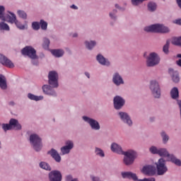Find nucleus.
Here are the masks:
<instances>
[{
  "instance_id": "f257e3e1",
  "label": "nucleus",
  "mask_w": 181,
  "mask_h": 181,
  "mask_svg": "<svg viewBox=\"0 0 181 181\" xmlns=\"http://www.w3.org/2000/svg\"><path fill=\"white\" fill-rule=\"evenodd\" d=\"M146 32H152L153 33H168L169 28L163 25L154 24L147 26L144 28Z\"/></svg>"
},
{
  "instance_id": "f03ea898",
  "label": "nucleus",
  "mask_w": 181,
  "mask_h": 181,
  "mask_svg": "<svg viewBox=\"0 0 181 181\" xmlns=\"http://www.w3.org/2000/svg\"><path fill=\"white\" fill-rule=\"evenodd\" d=\"M158 155H159L160 156H163L164 158H168V160L170 162H172V163H174L177 166H181V160L180 159H177L176 156H175L173 154H169L165 148L158 149Z\"/></svg>"
},
{
  "instance_id": "7ed1b4c3",
  "label": "nucleus",
  "mask_w": 181,
  "mask_h": 181,
  "mask_svg": "<svg viewBox=\"0 0 181 181\" xmlns=\"http://www.w3.org/2000/svg\"><path fill=\"white\" fill-rule=\"evenodd\" d=\"M1 127L4 131H11L13 128L16 130L22 129V126L19 124L18 119H11L9 121V124H2Z\"/></svg>"
},
{
  "instance_id": "20e7f679",
  "label": "nucleus",
  "mask_w": 181,
  "mask_h": 181,
  "mask_svg": "<svg viewBox=\"0 0 181 181\" xmlns=\"http://www.w3.org/2000/svg\"><path fill=\"white\" fill-rule=\"evenodd\" d=\"M30 142L36 152H39L42 149V139L37 134H31L30 136Z\"/></svg>"
},
{
  "instance_id": "39448f33",
  "label": "nucleus",
  "mask_w": 181,
  "mask_h": 181,
  "mask_svg": "<svg viewBox=\"0 0 181 181\" xmlns=\"http://www.w3.org/2000/svg\"><path fill=\"white\" fill-rule=\"evenodd\" d=\"M122 155H124V163L127 166L132 165V163H134V160H135V158H136V152L132 150H129L124 152Z\"/></svg>"
},
{
  "instance_id": "423d86ee",
  "label": "nucleus",
  "mask_w": 181,
  "mask_h": 181,
  "mask_svg": "<svg viewBox=\"0 0 181 181\" xmlns=\"http://www.w3.org/2000/svg\"><path fill=\"white\" fill-rule=\"evenodd\" d=\"M156 165L158 176H162L168 172V166H166V160L165 159L160 158Z\"/></svg>"
},
{
  "instance_id": "0eeeda50",
  "label": "nucleus",
  "mask_w": 181,
  "mask_h": 181,
  "mask_svg": "<svg viewBox=\"0 0 181 181\" xmlns=\"http://www.w3.org/2000/svg\"><path fill=\"white\" fill-rule=\"evenodd\" d=\"M48 83L53 88L59 87V74L54 71H49L48 74Z\"/></svg>"
},
{
  "instance_id": "6e6552de",
  "label": "nucleus",
  "mask_w": 181,
  "mask_h": 181,
  "mask_svg": "<svg viewBox=\"0 0 181 181\" xmlns=\"http://www.w3.org/2000/svg\"><path fill=\"white\" fill-rule=\"evenodd\" d=\"M159 62H160V58H159L158 54L151 52L147 58L146 64L148 67H153V66L159 64Z\"/></svg>"
},
{
  "instance_id": "1a4fd4ad",
  "label": "nucleus",
  "mask_w": 181,
  "mask_h": 181,
  "mask_svg": "<svg viewBox=\"0 0 181 181\" xmlns=\"http://www.w3.org/2000/svg\"><path fill=\"white\" fill-rule=\"evenodd\" d=\"M150 89L151 90L152 94L155 98H159L160 97V87L159 86V83H158V81H151Z\"/></svg>"
},
{
  "instance_id": "9d476101",
  "label": "nucleus",
  "mask_w": 181,
  "mask_h": 181,
  "mask_svg": "<svg viewBox=\"0 0 181 181\" xmlns=\"http://www.w3.org/2000/svg\"><path fill=\"white\" fill-rule=\"evenodd\" d=\"M6 22H9L10 23H15L18 29L23 30L25 29V25H22L21 22L16 20V16L13 13H10V15L7 16L5 19Z\"/></svg>"
},
{
  "instance_id": "9b49d317",
  "label": "nucleus",
  "mask_w": 181,
  "mask_h": 181,
  "mask_svg": "<svg viewBox=\"0 0 181 181\" xmlns=\"http://www.w3.org/2000/svg\"><path fill=\"white\" fill-rule=\"evenodd\" d=\"M22 54L24 56H28L30 59H37V55H36V49L32 47H25L22 49Z\"/></svg>"
},
{
  "instance_id": "f8f14e48",
  "label": "nucleus",
  "mask_w": 181,
  "mask_h": 181,
  "mask_svg": "<svg viewBox=\"0 0 181 181\" xmlns=\"http://www.w3.org/2000/svg\"><path fill=\"white\" fill-rule=\"evenodd\" d=\"M141 172L146 176H153L156 173V168L153 165H147L143 167Z\"/></svg>"
},
{
  "instance_id": "ddd939ff",
  "label": "nucleus",
  "mask_w": 181,
  "mask_h": 181,
  "mask_svg": "<svg viewBox=\"0 0 181 181\" xmlns=\"http://www.w3.org/2000/svg\"><path fill=\"white\" fill-rule=\"evenodd\" d=\"M83 119L86 122H88L92 129H95V131L100 129V124L95 119H91L87 116H83Z\"/></svg>"
},
{
  "instance_id": "4468645a",
  "label": "nucleus",
  "mask_w": 181,
  "mask_h": 181,
  "mask_svg": "<svg viewBox=\"0 0 181 181\" xmlns=\"http://www.w3.org/2000/svg\"><path fill=\"white\" fill-rule=\"evenodd\" d=\"M0 63L3 66L8 67V69H13V67H15V65L13 64L12 61H11V59H8L2 54H0Z\"/></svg>"
},
{
  "instance_id": "2eb2a0df",
  "label": "nucleus",
  "mask_w": 181,
  "mask_h": 181,
  "mask_svg": "<svg viewBox=\"0 0 181 181\" xmlns=\"http://www.w3.org/2000/svg\"><path fill=\"white\" fill-rule=\"evenodd\" d=\"M113 101L115 110H120V108L124 107V104H125V100L121 96L115 97Z\"/></svg>"
},
{
  "instance_id": "dca6fc26",
  "label": "nucleus",
  "mask_w": 181,
  "mask_h": 181,
  "mask_svg": "<svg viewBox=\"0 0 181 181\" xmlns=\"http://www.w3.org/2000/svg\"><path fill=\"white\" fill-rule=\"evenodd\" d=\"M50 181H62V173L60 171L54 170L49 173Z\"/></svg>"
},
{
  "instance_id": "f3484780",
  "label": "nucleus",
  "mask_w": 181,
  "mask_h": 181,
  "mask_svg": "<svg viewBox=\"0 0 181 181\" xmlns=\"http://www.w3.org/2000/svg\"><path fill=\"white\" fill-rule=\"evenodd\" d=\"M119 115L123 122L127 124L129 127L132 125V120H131V117H129V115H128L127 112H119Z\"/></svg>"
},
{
  "instance_id": "a211bd4d",
  "label": "nucleus",
  "mask_w": 181,
  "mask_h": 181,
  "mask_svg": "<svg viewBox=\"0 0 181 181\" xmlns=\"http://www.w3.org/2000/svg\"><path fill=\"white\" fill-rule=\"evenodd\" d=\"M65 144H66V146H63L61 148V151L63 155H66V153H69L70 150L73 149V147L74 146V144L71 141H66Z\"/></svg>"
},
{
  "instance_id": "6ab92c4d",
  "label": "nucleus",
  "mask_w": 181,
  "mask_h": 181,
  "mask_svg": "<svg viewBox=\"0 0 181 181\" xmlns=\"http://www.w3.org/2000/svg\"><path fill=\"white\" fill-rule=\"evenodd\" d=\"M122 176L124 179H132L134 181L139 180L136 174L133 173L132 172H123L122 173Z\"/></svg>"
},
{
  "instance_id": "aec40b11",
  "label": "nucleus",
  "mask_w": 181,
  "mask_h": 181,
  "mask_svg": "<svg viewBox=\"0 0 181 181\" xmlns=\"http://www.w3.org/2000/svg\"><path fill=\"white\" fill-rule=\"evenodd\" d=\"M42 91L45 93V94H47V95H56V92H54V90L52 88V86L49 85H44L42 86Z\"/></svg>"
},
{
  "instance_id": "412c9836",
  "label": "nucleus",
  "mask_w": 181,
  "mask_h": 181,
  "mask_svg": "<svg viewBox=\"0 0 181 181\" xmlns=\"http://www.w3.org/2000/svg\"><path fill=\"white\" fill-rule=\"evenodd\" d=\"M111 151L115 153H119V155H122L125 151H122V148L116 143H113L111 145Z\"/></svg>"
},
{
  "instance_id": "4be33fe9",
  "label": "nucleus",
  "mask_w": 181,
  "mask_h": 181,
  "mask_svg": "<svg viewBox=\"0 0 181 181\" xmlns=\"http://www.w3.org/2000/svg\"><path fill=\"white\" fill-rule=\"evenodd\" d=\"M112 81L116 86H121V84H124V80H122V77H121L118 73H115L114 74Z\"/></svg>"
},
{
  "instance_id": "5701e85b",
  "label": "nucleus",
  "mask_w": 181,
  "mask_h": 181,
  "mask_svg": "<svg viewBox=\"0 0 181 181\" xmlns=\"http://www.w3.org/2000/svg\"><path fill=\"white\" fill-rule=\"evenodd\" d=\"M49 155H51L52 158L56 160V162H60L62 160V157L57 153V151L54 150V148L51 149L50 151H48Z\"/></svg>"
},
{
  "instance_id": "b1692460",
  "label": "nucleus",
  "mask_w": 181,
  "mask_h": 181,
  "mask_svg": "<svg viewBox=\"0 0 181 181\" xmlns=\"http://www.w3.org/2000/svg\"><path fill=\"white\" fill-rule=\"evenodd\" d=\"M169 74L172 75L173 81L174 83H179L180 78L179 77V72L173 71V69H169Z\"/></svg>"
},
{
  "instance_id": "393cba45",
  "label": "nucleus",
  "mask_w": 181,
  "mask_h": 181,
  "mask_svg": "<svg viewBox=\"0 0 181 181\" xmlns=\"http://www.w3.org/2000/svg\"><path fill=\"white\" fill-rule=\"evenodd\" d=\"M98 62L103 66H110V62L107 60L103 55L98 54L96 57Z\"/></svg>"
},
{
  "instance_id": "a878e982",
  "label": "nucleus",
  "mask_w": 181,
  "mask_h": 181,
  "mask_svg": "<svg viewBox=\"0 0 181 181\" xmlns=\"http://www.w3.org/2000/svg\"><path fill=\"white\" fill-rule=\"evenodd\" d=\"M170 96L173 100H177L179 98V89L177 87H174L171 89Z\"/></svg>"
},
{
  "instance_id": "bb28decb",
  "label": "nucleus",
  "mask_w": 181,
  "mask_h": 181,
  "mask_svg": "<svg viewBox=\"0 0 181 181\" xmlns=\"http://www.w3.org/2000/svg\"><path fill=\"white\" fill-rule=\"evenodd\" d=\"M6 78L3 75H0V88L1 90H6Z\"/></svg>"
},
{
  "instance_id": "cd10ccee",
  "label": "nucleus",
  "mask_w": 181,
  "mask_h": 181,
  "mask_svg": "<svg viewBox=\"0 0 181 181\" xmlns=\"http://www.w3.org/2000/svg\"><path fill=\"white\" fill-rule=\"evenodd\" d=\"M51 53L55 57H62L64 54V51L63 49H52L51 50Z\"/></svg>"
},
{
  "instance_id": "c85d7f7f",
  "label": "nucleus",
  "mask_w": 181,
  "mask_h": 181,
  "mask_svg": "<svg viewBox=\"0 0 181 181\" xmlns=\"http://www.w3.org/2000/svg\"><path fill=\"white\" fill-rule=\"evenodd\" d=\"M4 12H5V7L4 6H0V19H2V21H6L7 16L8 15H11V12L8 13V14H6V16H4Z\"/></svg>"
},
{
  "instance_id": "c756f323",
  "label": "nucleus",
  "mask_w": 181,
  "mask_h": 181,
  "mask_svg": "<svg viewBox=\"0 0 181 181\" xmlns=\"http://www.w3.org/2000/svg\"><path fill=\"white\" fill-rule=\"evenodd\" d=\"M28 97L30 100H33L34 101H40V100H43V96H36L32 93H28Z\"/></svg>"
},
{
  "instance_id": "7c9ffc66",
  "label": "nucleus",
  "mask_w": 181,
  "mask_h": 181,
  "mask_svg": "<svg viewBox=\"0 0 181 181\" xmlns=\"http://www.w3.org/2000/svg\"><path fill=\"white\" fill-rule=\"evenodd\" d=\"M85 45L86 46L87 49H88L89 50H91V49H93V47H94V46H95V45H97V43L95 42V41H90V42L86 41L85 42Z\"/></svg>"
},
{
  "instance_id": "2f4dec72",
  "label": "nucleus",
  "mask_w": 181,
  "mask_h": 181,
  "mask_svg": "<svg viewBox=\"0 0 181 181\" xmlns=\"http://www.w3.org/2000/svg\"><path fill=\"white\" fill-rule=\"evenodd\" d=\"M50 45V40L47 38H45L42 43V47L45 50L49 49V46Z\"/></svg>"
},
{
  "instance_id": "473e14b6",
  "label": "nucleus",
  "mask_w": 181,
  "mask_h": 181,
  "mask_svg": "<svg viewBox=\"0 0 181 181\" xmlns=\"http://www.w3.org/2000/svg\"><path fill=\"white\" fill-rule=\"evenodd\" d=\"M148 9L150 12H154V11H156V4L153 2L148 3Z\"/></svg>"
},
{
  "instance_id": "72a5a7b5",
  "label": "nucleus",
  "mask_w": 181,
  "mask_h": 181,
  "mask_svg": "<svg viewBox=\"0 0 181 181\" xmlns=\"http://www.w3.org/2000/svg\"><path fill=\"white\" fill-rule=\"evenodd\" d=\"M9 25L4 22L0 23V30H9Z\"/></svg>"
},
{
  "instance_id": "f704fd0d",
  "label": "nucleus",
  "mask_w": 181,
  "mask_h": 181,
  "mask_svg": "<svg viewBox=\"0 0 181 181\" xmlns=\"http://www.w3.org/2000/svg\"><path fill=\"white\" fill-rule=\"evenodd\" d=\"M172 43L173 45H175V46H181V37L173 38Z\"/></svg>"
},
{
  "instance_id": "c9c22d12",
  "label": "nucleus",
  "mask_w": 181,
  "mask_h": 181,
  "mask_svg": "<svg viewBox=\"0 0 181 181\" xmlns=\"http://www.w3.org/2000/svg\"><path fill=\"white\" fill-rule=\"evenodd\" d=\"M40 168H41L42 169H45V170H50V165H49V164H47V163L45 162H41L40 163Z\"/></svg>"
},
{
  "instance_id": "e433bc0d",
  "label": "nucleus",
  "mask_w": 181,
  "mask_h": 181,
  "mask_svg": "<svg viewBox=\"0 0 181 181\" xmlns=\"http://www.w3.org/2000/svg\"><path fill=\"white\" fill-rule=\"evenodd\" d=\"M40 25L42 30H46V29H47V22L45 21L44 20H40Z\"/></svg>"
},
{
  "instance_id": "4c0bfd02",
  "label": "nucleus",
  "mask_w": 181,
  "mask_h": 181,
  "mask_svg": "<svg viewBox=\"0 0 181 181\" xmlns=\"http://www.w3.org/2000/svg\"><path fill=\"white\" fill-rule=\"evenodd\" d=\"M95 152V154L98 155V156H101V158H104L105 156L104 151H103L101 148L96 147Z\"/></svg>"
},
{
  "instance_id": "58836bf2",
  "label": "nucleus",
  "mask_w": 181,
  "mask_h": 181,
  "mask_svg": "<svg viewBox=\"0 0 181 181\" xmlns=\"http://www.w3.org/2000/svg\"><path fill=\"white\" fill-rule=\"evenodd\" d=\"M169 45H170V42L169 40H168L166 42V44L163 46V51L165 54H168V53H169Z\"/></svg>"
},
{
  "instance_id": "ea45409f",
  "label": "nucleus",
  "mask_w": 181,
  "mask_h": 181,
  "mask_svg": "<svg viewBox=\"0 0 181 181\" xmlns=\"http://www.w3.org/2000/svg\"><path fill=\"white\" fill-rule=\"evenodd\" d=\"M18 15L19 18H21L22 19H26V18H28V15L23 11H18Z\"/></svg>"
},
{
  "instance_id": "a19ab883",
  "label": "nucleus",
  "mask_w": 181,
  "mask_h": 181,
  "mask_svg": "<svg viewBox=\"0 0 181 181\" xmlns=\"http://www.w3.org/2000/svg\"><path fill=\"white\" fill-rule=\"evenodd\" d=\"M145 1L147 0H132V4L134 6H138L140 4H142V2H145Z\"/></svg>"
},
{
  "instance_id": "79ce46f5",
  "label": "nucleus",
  "mask_w": 181,
  "mask_h": 181,
  "mask_svg": "<svg viewBox=\"0 0 181 181\" xmlns=\"http://www.w3.org/2000/svg\"><path fill=\"white\" fill-rule=\"evenodd\" d=\"M32 26L34 30H39L40 29V24L38 22H33Z\"/></svg>"
},
{
  "instance_id": "37998d69",
  "label": "nucleus",
  "mask_w": 181,
  "mask_h": 181,
  "mask_svg": "<svg viewBox=\"0 0 181 181\" xmlns=\"http://www.w3.org/2000/svg\"><path fill=\"white\" fill-rule=\"evenodd\" d=\"M161 136H162L163 142H168V141H169V136L166 135V133L163 132L161 133Z\"/></svg>"
},
{
  "instance_id": "c03bdc74",
  "label": "nucleus",
  "mask_w": 181,
  "mask_h": 181,
  "mask_svg": "<svg viewBox=\"0 0 181 181\" xmlns=\"http://www.w3.org/2000/svg\"><path fill=\"white\" fill-rule=\"evenodd\" d=\"M150 152H151V153H153V154H158V152H159V149H158L156 146H151L150 148Z\"/></svg>"
},
{
  "instance_id": "a18cd8bd",
  "label": "nucleus",
  "mask_w": 181,
  "mask_h": 181,
  "mask_svg": "<svg viewBox=\"0 0 181 181\" xmlns=\"http://www.w3.org/2000/svg\"><path fill=\"white\" fill-rule=\"evenodd\" d=\"M155 178L154 177H150V178H144L143 180H139L137 181H155Z\"/></svg>"
},
{
  "instance_id": "49530a36",
  "label": "nucleus",
  "mask_w": 181,
  "mask_h": 181,
  "mask_svg": "<svg viewBox=\"0 0 181 181\" xmlns=\"http://www.w3.org/2000/svg\"><path fill=\"white\" fill-rule=\"evenodd\" d=\"M74 179H73V176H71V175H67L66 177V181H72L74 180Z\"/></svg>"
},
{
  "instance_id": "de8ad7c7",
  "label": "nucleus",
  "mask_w": 181,
  "mask_h": 181,
  "mask_svg": "<svg viewBox=\"0 0 181 181\" xmlns=\"http://www.w3.org/2000/svg\"><path fill=\"white\" fill-rule=\"evenodd\" d=\"M174 23L177 25H181V19L175 20Z\"/></svg>"
},
{
  "instance_id": "09e8293b",
  "label": "nucleus",
  "mask_w": 181,
  "mask_h": 181,
  "mask_svg": "<svg viewBox=\"0 0 181 181\" xmlns=\"http://www.w3.org/2000/svg\"><path fill=\"white\" fill-rule=\"evenodd\" d=\"M176 2L179 6V8H180L181 9V0H176Z\"/></svg>"
},
{
  "instance_id": "8fccbe9b",
  "label": "nucleus",
  "mask_w": 181,
  "mask_h": 181,
  "mask_svg": "<svg viewBox=\"0 0 181 181\" xmlns=\"http://www.w3.org/2000/svg\"><path fill=\"white\" fill-rule=\"evenodd\" d=\"M71 8H72V9H78V8L76 5H74V4L71 6Z\"/></svg>"
},
{
  "instance_id": "3c124183",
  "label": "nucleus",
  "mask_w": 181,
  "mask_h": 181,
  "mask_svg": "<svg viewBox=\"0 0 181 181\" xmlns=\"http://www.w3.org/2000/svg\"><path fill=\"white\" fill-rule=\"evenodd\" d=\"M110 16L112 19H115V16L112 14V13H110Z\"/></svg>"
},
{
  "instance_id": "603ef678",
  "label": "nucleus",
  "mask_w": 181,
  "mask_h": 181,
  "mask_svg": "<svg viewBox=\"0 0 181 181\" xmlns=\"http://www.w3.org/2000/svg\"><path fill=\"white\" fill-rule=\"evenodd\" d=\"M177 64L180 66V67H181V59H179L178 61H177Z\"/></svg>"
},
{
  "instance_id": "864d4df0",
  "label": "nucleus",
  "mask_w": 181,
  "mask_h": 181,
  "mask_svg": "<svg viewBox=\"0 0 181 181\" xmlns=\"http://www.w3.org/2000/svg\"><path fill=\"white\" fill-rule=\"evenodd\" d=\"M85 75L86 76V77H88V78H90V74H88V72H86Z\"/></svg>"
},
{
  "instance_id": "5fc2aeb1",
  "label": "nucleus",
  "mask_w": 181,
  "mask_h": 181,
  "mask_svg": "<svg viewBox=\"0 0 181 181\" xmlns=\"http://www.w3.org/2000/svg\"><path fill=\"white\" fill-rule=\"evenodd\" d=\"M177 57H179L180 59H181V54H178L177 55Z\"/></svg>"
},
{
  "instance_id": "6e6d98bb",
  "label": "nucleus",
  "mask_w": 181,
  "mask_h": 181,
  "mask_svg": "<svg viewBox=\"0 0 181 181\" xmlns=\"http://www.w3.org/2000/svg\"><path fill=\"white\" fill-rule=\"evenodd\" d=\"M73 37H77V34L76 33L74 34Z\"/></svg>"
},
{
  "instance_id": "4d7b16f0",
  "label": "nucleus",
  "mask_w": 181,
  "mask_h": 181,
  "mask_svg": "<svg viewBox=\"0 0 181 181\" xmlns=\"http://www.w3.org/2000/svg\"><path fill=\"white\" fill-rule=\"evenodd\" d=\"M115 8H119V6H118V4H116V5H115Z\"/></svg>"
},
{
  "instance_id": "13d9d810",
  "label": "nucleus",
  "mask_w": 181,
  "mask_h": 181,
  "mask_svg": "<svg viewBox=\"0 0 181 181\" xmlns=\"http://www.w3.org/2000/svg\"><path fill=\"white\" fill-rule=\"evenodd\" d=\"M113 13H117V10H113Z\"/></svg>"
},
{
  "instance_id": "bf43d9fd",
  "label": "nucleus",
  "mask_w": 181,
  "mask_h": 181,
  "mask_svg": "<svg viewBox=\"0 0 181 181\" xmlns=\"http://www.w3.org/2000/svg\"><path fill=\"white\" fill-rule=\"evenodd\" d=\"M72 181H78L76 178H74Z\"/></svg>"
},
{
  "instance_id": "052dcab7",
  "label": "nucleus",
  "mask_w": 181,
  "mask_h": 181,
  "mask_svg": "<svg viewBox=\"0 0 181 181\" xmlns=\"http://www.w3.org/2000/svg\"><path fill=\"white\" fill-rule=\"evenodd\" d=\"M10 105H13V102H11Z\"/></svg>"
},
{
  "instance_id": "680f3d73",
  "label": "nucleus",
  "mask_w": 181,
  "mask_h": 181,
  "mask_svg": "<svg viewBox=\"0 0 181 181\" xmlns=\"http://www.w3.org/2000/svg\"><path fill=\"white\" fill-rule=\"evenodd\" d=\"M0 145H1V141H0Z\"/></svg>"
}]
</instances>
